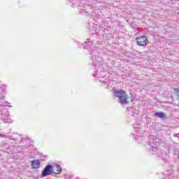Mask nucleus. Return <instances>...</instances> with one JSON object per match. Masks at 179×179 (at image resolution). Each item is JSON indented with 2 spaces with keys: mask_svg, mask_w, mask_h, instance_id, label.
Masks as SVG:
<instances>
[{
  "mask_svg": "<svg viewBox=\"0 0 179 179\" xmlns=\"http://www.w3.org/2000/svg\"><path fill=\"white\" fill-rule=\"evenodd\" d=\"M113 94L115 97H118L119 103L121 106H126V104H128V99H129V96L127 95V92L125 91L122 90H114Z\"/></svg>",
  "mask_w": 179,
  "mask_h": 179,
  "instance_id": "obj_1",
  "label": "nucleus"
},
{
  "mask_svg": "<svg viewBox=\"0 0 179 179\" xmlns=\"http://www.w3.org/2000/svg\"><path fill=\"white\" fill-rule=\"evenodd\" d=\"M52 174H54V171H52V165L50 164L47 165L41 172L42 177H47Z\"/></svg>",
  "mask_w": 179,
  "mask_h": 179,
  "instance_id": "obj_2",
  "label": "nucleus"
},
{
  "mask_svg": "<svg viewBox=\"0 0 179 179\" xmlns=\"http://www.w3.org/2000/svg\"><path fill=\"white\" fill-rule=\"evenodd\" d=\"M136 41L138 45L146 47L148 45V38L145 36H140L136 38Z\"/></svg>",
  "mask_w": 179,
  "mask_h": 179,
  "instance_id": "obj_3",
  "label": "nucleus"
},
{
  "mask_svg": "<svg viewBox=\"0 0 179 179\" xmlns=\"http://www.w3.org/2000/svg\"><path fill=\"white\" fill-rule=\"evenodd\" d=\"M90 54L92 55V59L94 62H99L100 61V55L96 50H93Z\"/></svg>",
  "mask_w": 179,
  "mask_h": 179,
  "instance_id": "obj_4",
  "label": "nucleus"
},
{
  "mask_svg": "<svg viewBox=\"0 0 179 179\" xmlns=\"http://www.w3.org/2000/svg\"><path fill=\"white\" fill-rule=\"evenodd\" d=\"M41 162L39 160H34L31 162V167L32 169H40Z\"/></svg>",
  "mask_w": 179,
  "mask_h": 179,
  "instance_id": "obj_5",
  "label": "nucleus"
},
{
  "mask_svg": "<svg viewBox=\"0 0 179 179\" xmlns=\"http://www.w3.org/2000/svg\"><path fill=\"white\" fill-rule=\"evenodd\" d=\"M155 117H158L159 118H166V114L163 112H157L155 113Z\"/></svg>",
  "mask_w": 179,
  "mask_h": 179,
  "instance_id": "obj_6",
  "label": "nucleus"
},
{
  "mask_svg": "<svg viewBox=\"0 0 179 179\" xmlns=\"http://www.w3.org/2000/svg\"><path fill=\"white\" fill-rule=\"evenodd\" d=\"M55 167L57 168V172H54L53 174H61V173L62 172V168L61 167V166L55 164Z\"/></svg>",
  "mask_w": 179,
  "mask_h": 179,
  "instance_id": "obj_7",
  "label": "nucleus"
},
{
  "mask_svg": "<svg viewBox=\"0 0 179 179\" xmlns=\"http://www.w3.org/2000/svg\"><path fill=\"white\" fill-rule=\"evenodd\" d=\"M2 120L4 121V122H9V116L5 115L2 117Z\"/></svg>",
  "mask_w": 179,
  "mask_h": 179,
  "instance_id": "obj_8",
  "label": "nucleus"
},
{
  "mask_svg": "<svg viewBox=\"0 0 179 179\" xmlns=\"http://www.w3.org/2000/svg\"><path fill=\"white\" fill-rule=\"evenodd\" d=\"M130 99H131V102H134V101L135 100V98L134 97V94H131L130 95Z\"/></svg>",
  "mask_w": 179,
  "mask_h": 179,
  "instance_id": "obj_9",
  "label": "nucleus"
},
{
  "mask_svg": "<svg viewBox=\"0 0 179 179\" xmlns=\"http://www.w3.org/2000/svg\"><path fill=\"white\" fill-rule=\"evenodd\" d=\"M0 137H1V138H7L8 136L0 134Z\"/></svg>",
  "mask_w": 179,
  "mask_h": 179,
  "instance_id": "obj_10",
  "label": "nucleus"
},
{
  "mask_svg": "<svg viewBox=\"0 0 179 179\" xmlns=\"http://www.w3.org/2000/svg\"><path fill=\"white\" fill-rule=\"evenodd\" d=\"M155 142V140H152L151 141H150V146H152V143H153Z\"/></svg>",
  "mask_w": 179,
  "mask_h": 179,
  "instance_id": "obj_11",
  "label": "nucleus"
},
{
  "mask_svg": "<svg viewBox=\"0 0 179 179\" xmlns=\"http://www.w3.org/2000/svg\"><path fill=\"white\" fill-rule=\"evenodd\" d=\"M89 45H90L88 43L87 45H85V46L84 47V48H85V49L89 48Z\"/></svg>",
  "mask_w": 179,
  "mask_h": 179,
  "instance_id": "obj_12",
  "label": "nucleus"
},
{
  "mask_svg": "<svg viewBox=\"0 0 179 179\" xmlns=\"http://www.w3.org/2000/svg\"><path fill=\"white\" fill-rule=\"evenodd\" d=\"M175 90H176V92H179V89H178V88L175 89Z\"/></svg>",
  "mask_w": 179,
  "mask_h": 179,
  "instance_id": "obj_13",
  "label": "nucleus"
},
{
  "mask_svg": "<svg viewBox=\"0 0 179 179\" xmlns=\"http://www.w3.org/2000/svg\"><path fill=\"white\" fill-rule=\"evenodd\" d=\"M77 179H79L78 178H77Z\"/></svg>",
  "mask_w": 179,
  "mask_h": 179,
  "instance_id": "obj_14",
  "label": "nucleus"
}]
</instances>
